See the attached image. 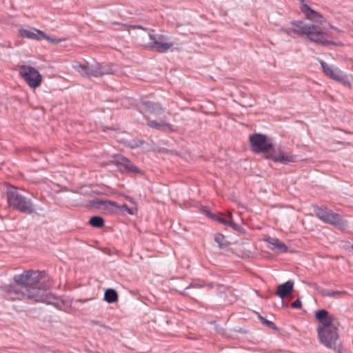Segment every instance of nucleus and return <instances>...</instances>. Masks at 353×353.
Here are the masks:
<instances>
[{
    "mask_svg": "<svg viewBox=\"0 0 353 353\" xmlns=\"http://www.w3.org/2000/svg\"><path fill=\"white\" fill-rule=\"evenodd\" d=\"M294 283L292 281H288L277 287L276 295L281 299H284L293 291Z\"/></svg>",
    "mask_w": 353,
    "mask_h": 353,
    "instance_id": "a211bd4d",
    "label": "nucleus"
},
{
    "mask_svg": "<svg viewBox=\"0 0 353 353\" xmlns=\"http://www.w3.org/2000/svg\"><path fill=\"white\" fill-rule=\"evenodd\" d=\"M34 29V31L29 30L21 29L19 30V34L21 37L34 39L37 41L42 40L41 35H39L38 32Z\"/></svg>",
    "mask_w": 353,
    "mask_h": 353,
    "instance_id": "aec40b11",
    "label": "nucleus"
},
{
    "mask_svg": "<svg viewBox=\"0 0 353 353\" xmlns=\"http://www.w3.org/2000/svg\"><path fill=\"white\" fill-rule=\"evenodd\" d=\"M204 212L208 217L211 218L212 219L217 221L218 222L228 226V221L227 219H225L220 215L211 213L207 210H204Z\"/></svg>",
    "mask_w": 353,
    "mask_h": 353,
    "instance_id": "b1692460",
    "label": "nucleus"
},
{
    "mask_svg": "<svg viewBox=\"0 0 353 353\" xmlns=\"http://www.w3.org/2000/svg\"><path fill=\"white\" fill-rule=\"evenodd\" d=\"M141 104L145 107L147 111L155 116H160L165 112V108H163L159 103L143 101Z\"/></svg>",
    "mask_w": 353,
    "mask_h": 353,
    "instance_id": "dca6fc26",
    "label": "nucleus"
},
{
    "mask_svg": "<svg viewBox=\"0 0 353 353\" xmlns=\"http://www.w3.org/2000/svg\"><path fill=\"white\" fill-rule=\"evenodd\" d=\"M117 165L121 172L124 173H139L141 170L137 168L132 161L126 157L119 155L116 157Z\"/></svg>",
    "mask_w": 353,
    "mask_h": 353,
    "instance_id": "ddd939ff",
    "label": "nucleus"
},
{
    "mask_svg": "<svg viewBox=\"0 0 353 353\" xmlns=\"http://www.w3.org/2000/svg\"><path fill=\"white\" fill-rule=\"evenodd\" d=\"M89 223L94 228H101L105 224L104 219L99 216H94L89 220Z\"/></svg>",
    "mask_w": 353,
    "mask_h": 353,
    "instance_id": "5701e85b",
    "label": "nucleus"
},
{
    "mask_svg": "<svg viewBox=\"0 0 353 353\" xmlns=\"http://www.w3.org/2000/svg\"><path fill=\"white\" fill-rule=\"evenodd\" d=\"M148 125L152 128L161 131H170L172 130L171 125L166 123L165 121H161L159 122L155 120L150 121L148 122Z\"/></svg>",
    "mask_w": 353,
    "mask_h": 353,
    "instance_id": "6ab92c4d",
    "label": "nucleus"
},
{
    "mask_svg": "<svg viewBox=\"0 0 353 353\" xmlns=\"http://www.w3.org/2000/svg\"><path fill=\"white\" fill-rule=\"evenodd\" d=\"M89 300H90L89 299H78L76 300V301L77 302L85 303V302H87Z\"/></svg>",
    "mask_w": 353,
    "mask_h": 353,
    "instance_id": "2f4dec72",
    "label": "nucleus"
},
{
    "mask_svg": "<svg viewBox=\"0 0 353 353\" xmlns=\"http://www.w3.org/2000/svg\"><path fill=\"white\" fill-rule=\"evenodd\" d=\"M6 199L8 206L14 210L26 214H37L32 199L21 194L14 186L7 188Z\"/></svg>",
    "mask_w": 353,
    "mask_h": 353,
    "instance_id": "7ed1b4c3",
    "label": "nucleus"
},
{
    "mask_svg": "<svg viewBox=\"0 0 353 353\" xmlns=\"http://www.w3.org/2000/svg\"><path fill=\"white\" fill-rule=\"evenodd\" d=\"M214 241L218 244L219 248L225 249L228 247L230 243L225 239L221 234H216L214 236Z\"/></svg>",
    "mask_w": 353,
    "mask_h": 353,
    "instance_id": "4be33fe9",
    "label": "nucleus"
},
{
    "mask_svg": "<svg viewBox=\"0 0 353 353\" xmlns=\"http://www.w3.org/2000/svg\"><path fill=\"white\" fill-rule=\"evenodd\" d=\"M44 271L26 270L13 278L7 292L13 300L28 299L35 302L52 304L48 289L50 284L46 282Z\"/></svg>",
    "mask_w": 353,
    "mask_h": 353,
    "instance_id": "f257e3e1",
    "label": "nucleus"
},
{
    "mask_svg": "<svg viewBox=\"0 0 353 353\" xmlns=\"http://www.w3.org/2000/svg\"><path fill=\"white\" fill-rule=\"evenodd\" d=\"M314 210L316 216L323 222L333 225H340L341 224L342 219L339 214L332 212V210L327 208L317 206L314 207Z\"/></svg>",
    "mask_w": 353,
    "mask_h": 353,
    "instance_id": "9d476101",
    "label": "nucleus"
},
{
    "mask_svg": "<svg viewBox=\"0 0 353 353\" xmlns=\"http://www.w3.org/2000/svg\"><path fill=\"white\" fill-rule=\"evenodd\" d=\"M318 336L320 342L325 347L336 350V342L339 338L336 328L334 327H320L317 328Z\"/></svg>",
    "mask_w": 353,
    "mask_h": 353,
    "instance_id": "6e6552de",
    "label": "nucleus"
},
{
    "mask_svg": "<svg viewBox=\"0 0 353 353\" xmlns=\"http://www.w3.org/2000/svg\"><path fill=\"white\" fill-rule=\"evenodd\" d=\"M262 323H263L264 325H265L266 326H268V327H270L272 330H278V327H276V324L273 321H269L266 319H263V321L262 322Z\"/></svg>",
    "mask_w": 353,
    "mask_h": 353,
    "instance_id": "a878e982",
    "label": "nucleus"
},
{
    "mask_svg": "<svg viewBox=\"0 0 353 353\" xmlns=\"http://www.w3.org/2000/svg\"><path fill=\"white\" fill-rule=\"evenodd\" d=\"M19 74L32 88L39 87L41 83V74L37 69L30 65H21L19 68Z\"/></svg>",
    "mask_w": 353,
    "mask_h": 353,
    "instance_id": "0eeeda50",
    "label": "nucleus"
},
{
    "mask_svg": "<svg viewBox=\"0 0 353 353\" xmlns=\"http://www.w3.org/2000/svg\"><path fill=\"white\" fill-rule=\"evenodd\" d=\"M302 12L305 14L306 17L316 23L322 24L325 21V18L319 12L312 10L308 5L303 3L301 7Z\"/></svg>",
    "mask_w": 353,
    "mask_h": 353,
    "instance_id": "2eb2a0df",
    "label": "nucleus"
},
{
    "mask_svg": "<svg viewBox=\"0 0 353 353\" xmlns=\"http://www.w3.org/2000/svg\"><path fill=\"white\" fill-rule=\"evenodd\" d=\"M335 350L336 352H337L338 353H341V350H340V349H337V348L336 347V350Z\"/></svg>",
    "mask_w": 353,
    "mask_h": 353,
    "instance_id": "c9c22d12",
    "label": "nucleus"
},
{
    "mask_svg": "<svg viewBox=\"0 0 353 353\" xmlns=\"http://www.w3.org/2000/svg\"><path fill=\"white\" fill-rule=\"evenodd\" d=\"M90 206L97 208L103 207L104 210H109L110 208L114 207L121 210L123 212L132 215L134 214L132 209L129 208L126 204L119 205L117 202L108 200L96 199L90 201Z\"/></svg>",
    "mask_w": 353,
    "mask_h": 353,
    "instance_id": "9b49d317",
    "label": "nucleus"
},
{
    "mask_svg": "<svg viewBox=\"0 0 353 353\" xmlns=\"http://www.w3.org/2000/svg\"><path fill=\"white\" fill-rule=\"evenodd\" d=\"M250 145L251 150L256 154L265 153L266 155L273 145L271 139L263 134L256 133L250 137Z\"/></svg>",
    "mask_w": 353,
    "mask_h": 353,
    "instance_id": "423d86ee",
    "label": "nucleus"
},
{
    "mask_svg": "<svg viewBox=\"0 0 353 353\" xmlns=\"http://www.w3.org/2000/svg\"><path fill=\"white\" fill-rule=\"evenodd\" d=\"M344 291H331L330 294H327V296L329 297H336L341 294H345Z\"/></svg>",
    "mask_w": 353,
    "mask_h": 353,
    "instance_id": "cd10ccee",
    "label": "nucleus"
},
{
    "mask_svg": "<svg viewBox=\"0 0 353 353\" xmlns=\"http://www.w3.org/2000/svg\"><path fill=\"white\" fill-rule=\"evenodd\" d=\"M104 300L108 303H113L118 300V294L114 289L109 288L105 291Z\"/></svg>",
    "mask_w": 353,
    "mask_h": 353,
    "instance_id": "412c9836",
    "label": "nucleus"
},
{
    "mask_svg": "<svg viewBox=\"0 0 353 353\" xmlns=\"http://www.w3.org/2000/svg\"><path fill=\"white\" fill-rule=\"evenodd\" d=\"M291 24L292 26L291 28H282L281 31L288 36H291L292 33H295L317 44L323 46L333 44L332 41L327 39V34L319 26L311 23L306 24L301 21H293Z\"/></svg>",
    "mask_w": 353,
    "mask_h": 353,
    "instance_id": "f03ea898",
    "label": "nucleus"
},
{
    "mask_svg": "<svg viewBox=\"0 0 353 353\" xmlns=\"http://www.w3.org/2000/svg\"><path fill=\"white\" fill-rule=\"evenodd\" d=\"M112 67L113 65L110 63H95L94 64L87 63L85 64H77L74 66V68L83 77L90 78L113 74L114 70Z\"/></svg>",
    "mask_w": 353,
    "mask_h": 353,
    "instance_id": "20e7f679",
    "label": "nucleus"
},
{
    "mask_svg": "<svg viewBox=\"0 0 353 353\" xmlns=\"http://www.w3.org/2000/svg\"><path fill=\"white\" fill-rule=\"evenodd\" d=\"M202 286H203V285H200V284H199V283L190 284L189 286H188V287L185 288V290H188V289H190V288H201V287H202Z\"/></svg>",
    "mask_w": 353,
    "mask_h": 353,
    "instance_id": "c756f323",
    "label": "nucleus"
},
{
    "mask_svg": "<svg viewBox=\"0 0 353 353\" xmlns=\"http://www.w3.org/2000/svg\"><path fill=\"white\" fill-rule=\"evenodd\" d=\"M267 242L268 248L273 251L279 253H285L288 252L287 245L276 238H269Z\"/></svg>",
    "mask_w": 353,
    "mask_h": 353,
    "instance_id": "f3484780",
    "label": "nucleus"
},
{
    "mask_svg": "<svg viewBox=\"0 0 353 353\" xmlns=\"http://www.w3.org/2000/svg\"><path fill=\"white\" fill-rule=\"evenodd\" d=\"M315 317L322 325V326H319L320 327L330 328L334 327L332 326L333 316L330 315L326 310L322 309L316 312Z\"/></svg>",
    "mask_w": 353,
    "mask_h": 353,
    "instance_id": "4468645a",
    "label": "nucleus"
},
{
    "mask_svg": "<svg viewBox=\"0 0 353 353\" xmlns=\"http://www.w3.org/2000/svg\"><path fill=\"white\" fill-rule=\"evenodd\" d=\"M134 28H139V29H142V30H145V28H143L142 26H134Z\"/></svg>",
    "mask_w": 353,
    "mask_h": 353,
    "instance_id": "72a5a7b5",
    "label": "nucleus"
},
{
    "mask_svg": "<svg viewBox=\"0 0 353 353\" xmlns=\"http://www.w3.org/2000/svg\"><path fill=\"white\" fill-rule=\"evenodd\" d=\"M208 286H209L210 288H213V287L214 286V285L213 283H211L208 284Z\"/></svg>",
    "mask_w": 353,
    "mask_h": 353,
    "instance_id": "f704fd0d",
    "label": "nucleus"
},
{
    "mask_svg": "<svg viewBox=\"0 0 353 353\" xmlns=\"http://www.w3.org/2000/svg\"><path fill=\"white\" fill-rule=\"evenodd\" d=\"M39 210L40 211H43V208H39Z\"/></svg>",
    "mask_w": 353,
    "mask_h": 353,
    "instance_id": "e433bc0d",
    "label": "nucleus"
},
{
    "mask_svg": "<svg viewBox=\"0 0 353 353\" xmlns=\"http://www.w3.org/2000/svg\"><path fill=\"white\" fill-rule=\"evenodd\" d=\"M292 307L295 309H300L301 307V302L299 299H296L292 303Z\"/></svg>",
    "mask_w": 353,
    "mask_h": 353,
    "instance_id": "c85d7f7f",
    "label": "nucleus"
},
{
    "mask_svg": "<svg viewBox=\"0 0 353 353\" xmlns=\"http://www.w3.org/2000/svg\"><path fill=\"white\" fill-rule=\"evenodd\" d=\"M257 315H258V317L259 319H260V321H261V323L263 321V319H265L264 317H263L261 315H260L259 313H257Z\"/></svg>",
    "mask_w": 353,
    "mask_h": 353,
    "instance_id": "473e14b6",
    "label": "nucleus"
},
{
    "mask_svg": "<svg viewBox=\"0 0 353 353\" xmlns=\"http://www.w3.org/2000/svg\"><path fill=\"white\" fill-rule=\"evenodd\" d=\"M231 219H232V215L230 214L228 216V225H230L232 228H233L234 230H238L239 226L236 223L233 222Z\"/></svg>",
    "mask_w": 353,
    "mask_h": 353,
    "instance_id": "bb28decb",
    "label": "nucleus"
},
{
    "mask_svg": "<svg viewBox=\"0 0 353 353\" xmlns=\"http://www.w3.org/2000/svg\"><path fill=\"white\" fill-rule=\"evenodd\" d=\"M154 31L150 30L148 37L149 41L144 46L159 53L167 52L174 44L172 39L164 34H154Z\"/></svg>",
    "mask_w": 353,
    "mask_h": 353,
    "instance_id": "39448f33",
    "label": "nucleus"
},
{
    "mask_svg": "<svg viewBox=\"0 0 353 353\" xmlns=\"http://www.w3.org/2000/svg\"><path fill=\"white\" fill-rule=\"evenodd\" d=\"M266 159L274 161V162L281 163L283 164H288L292 162L296 161V157L295 155L286 153L283 151L280 148L276 149L272 148V151L268 154Z\"/></svg>",
    "mask_w": 353,
    "mask_h": 353,
    "instance_id": "f8f14e48",
    "label": "nucleus"
},
{
    "mask_svg": "<svg viewBox=\"0 0 353 353\" xmlns=\"http://www.w3.org/2000/svg\"><path fill=\"white\" fill-rule=\"evenodd\" d=\"M38 34H39V35H41V37H42V39H46L47 41H48L49 42L52 43H59L61 40L59 39H54V38H52L48 35L46 34V33L40 30H35Z\"/></svg>",
    "mask_w": 353,
    "mask_h": 353,
    "instance_id": "393cba45",
    "label": "nucleus"
},
{
    "mask_svg": "<svg viewBox=\"0 0 353 353\" xmlns=\"http://www.w3.org/2000/svg\"><path fill=\"white\" fill-rule=\"evenodd\" d=\"M330 290H323L321 291V294L323 296H327V294H330Z\"/></svg>",
    "mask_w": 353,
    "mask_h": 353,
    "instance_id": "7c9ffc66",
    "label": "nucleus"
},
{
    "mask_svg": "<svg viewBox=\"0 0 353 353\" xmlns=\"http://www.w3.org/2000/svg\"><path fill=\"white\" fill-rule=\"evenodd\" d=\"M319 62L322 67L323 71L326 76L329 77L333 80L341 82L344 85L350 84L347 75L339 68L334 65H330L323 60H320Z\"/></svg>",
    "mask_w": 353,
    "mask_h": 353,
    "instance_id": "1a4fd4ad",
    "label": "nucleus"
}]
</instances>
